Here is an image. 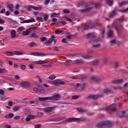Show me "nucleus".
<instances>
[{"label":"nucleus","instance_id":"f257e3e1","mask_svg":"<svg viewBox=\"0 0 128 128\" xmlns=\"http://www.w3.org/2000/svg\"><path fill=\"white\" fill-rule=\"evenodd\" d=\"M88 36H91L92 38V40L90 41V43L92 44L94 48H100V44H98L100 40L96 38H94L92 34H88Z\"/></svg>","mask_w":128,"mask_h":128},{"label":"nucleus","instance_id":"f03ea898","mask_svg":"<svg viewBox=\"0 0 128 128\" xmlns=\"http://www.w3.org/2000/svg\"><path fill=\"white\" fill-rule=\"evenodd\" d=\"M98 128H102L104 126H107L109 128L112 126V122L110 121H105L104 122H100L96 124Z\"/></svg>","mask_w":128,"mask_h":128},{"label":"nucleus","instance_id":"7ed1b4c3","mask_svg":"<svg viewBox=\"0 0 128 128\" xmlns=\"http://www.w3.org/2000/svg\"><path fill=\"white\" fill-rule=\"evenodd\" d=\"M82 120H84V118L82 117H80V118H70L66 120V122H82Z\"/></svg>","mask_w":128,"mask_h":128},{"label":"nucleus","instance_id":"20e7f679","mask_svg":"<svg viewBox=\"0 0 128 128\" xmlns=\"http://www.w3.org/2000/svg\"><path fill=\"white\" fill-rule=\"evenodd\" d=\"M54 41V44H56V40H54V36H52V38H50L48 40L45 42L46 46H50L52 42Z\"/></svg>","mask_w":128,"mask_h":128},{"label":"nucleus","instance_id":"39448f33","mask_svg":"<svg viewBox=\"0 0 128 128\" xmlns=\"http://www.w3.org/2000/svg\"><path fill=\"white\" fill-rule=\"evenodd\" d=\"M33 90H34V92H37V94H44V92H45V90L44 88L40 90L36 88H33Z\"/></svg>","mask_w":128,"mask_h":128},{"label":"nucleus","instance_id":"423d86ee","mask_svg":"<svg viewBox=\"0 0 128 128\" xmlns=\"http://www.w3.org/2000/svg\"><path fill=\"white\" fill-rule=\"evenodd\" d=\"M60 98V94H56L52 96H49V100H58Z\"/></svg>","mask_w":128,"mask_h":128},{"label":"nucleus","instance_id":"0eeeda50","mask_svg":"<svg viewBox=\"0 0 128 128\" xmlns=\"http://www.w3.org/2000/svg\"><path fill=\"white\" fill-rule=\"evenodd\" d=\"M120 118H124V116H128V110L121 112L119 114Z\"/></svg>","mask_w":128,"mask_h":128},{"label":"nucleus","instance_id":"6e6552de","mask_svg":"<svg viewBox=\"0 0 128 128\" xmlns=\"http://www.w3.org/2000/svg\"><path fill=\"white\" fill-rule=\"evenodd\" d=\"M44 112H46L47 114H50L52 112H54V108L52 107L44 108Z\"/></svg>","mask_w":128,"mask_h":128},{"label":"nucleus","instance_id":"1a4fd4ad","mask_svg":"<svg viewBox=\"0 0 128 128\" xmlns=\"http://www.w3.org/2000/svg\"><path fill=\"white\" fill-rule=\"evenodd\" d=\"M30 54V56H46L44 54L40 52H32Z\"/></svg>","mask_w":128,"mask_h":128},{"label":"nucleus","instance_id":"9d476101","mask_svg":"<svg viewBox=\"0 0 128 128\" xmlns=\"http://www.w3.org/2000/svg\"><path fill=\"white\" fill-rule=\"evenodd\" d=\"M36 20L34 18H31L28 20H24L23 22H22V24H28L29 22H34Z\"/></svg>","mask_w":128,"mask_h":128},{"label":"nucleus","instance_id":"9b49d317","mask_svg":"<svg viewBox=\"0 0 128 128\" xmlns=\"http://www.w3.org/2000/svg\"><path fill=\"white\" fill-rule=\"evenodd\" d=\"M10 34L12 38H14L16 36V32L14 30H12Z\"/></svg>","mask_w":128,"mask_h":128},{"label":"nucleus","instance_id":"f8f14e48","mask_svg":"<svg viewBox=\"0 0 128 128\" xmlns=\"http://www.w3.org/2000/svg\"><path fill=\"white\" fill-rule=\"evenodd\" d=\"M100 95H90V96H88V97H87V98L88 100H90V98H94V100H97V98H100Z\"/></svg>","mask_w":128,"mask_h":128},{"label":"nucleus","instance_id":"ddd939ff","mask_svg":"<svg viewBox=\"0 0 128 128\" xmlns=\"http://www.w3.org/2000/svg\"><path fill=\"white\" fill-rule=\"evenodd\" d=\"M92 10V7L90 6H86L84 10H81L82 12H90Z\"/></svg>","mask_w":128,"mask_h":128},{"label":"nucleus","instance_id":"4468645a","mask_svg":"<svg viewBox=\"0 0 128 128\" xmlns=\"http://www.w3.org/2000/svg\"><path fill=\"white\" fill-rule=\"evenodd\" d=\"M112 105H110V106H108L106 108L105 110H106L108 111V110H112L113 112H114V110H116V107H112Z\"/></svg>","mask_w":128,"mask_h":128},{"label":"nucleus","instance_id":"2eb2a0df","mask_svg":"<svg viewBox=\"0 0 128 128\" xmlns=\"http://www.w3.org/2000/svg\"><path fill=\"white\" fill-rule=\"evenodd\" d=\"M30 83L28 82H24L20 83V86L22 88H26V86H28Z\"/></svg>","mask_w":128,"mask_h":128},{"label":"nucleus","instance_id":"dca6fc26","mask_svg":"<svg viewBox=\"0 0 128 128\" xmlns=\"http://www.w3.org/2000/svg\"><path fill=\"white\" fill-rule=\"evenodd\" d=\"M7 8L10 12H14V4H9L8 5Z\"/></svg>","mask_w":128,"mask_h":128},{"label":"nucleus","instance_id":"f3484780","mask_svg":"<svg viewBox=\"0 0 128 128\" xmlns=\"http://www.w3.org/2000/svg\"><path fill=\"white\" fill-rule=\"evenodd\" d=\"M124 82V80H114L112 81V84H122Z\"/></svg>","mask_w":128,"mask_h":128},{"label":"nucleus","instance_id":"a211bd4d","mask_svg":"<svg viewBox=\"0 0 128 128\" xmlns=\"http://www.w3.org/2000/svg\"><path fill=\"white\" fill-rule=\"evenodd\" d=\"M31 32L30 29H28L27 30L23 32L22 34L23 36H28V34H30Z\"/></svg>","mask_w":128,"mask_h":128},{"label":"nucleus","instance_id":"6ab92c4d","mask_svg":"<svg viewBox=\"0 0 128 128\" xmlns=\"http://www.w3.org/2000/svg\"><path fill=\"white\" fill-rule=\"evenodd\" d=\"M82 58H85L86 60H88V58H92V56L88 54H82L81 55Z\"/></svg>","mask_w":128,"mask_h":128},{"label":"nucleus","instance_id":"aec40b11","mask_svg":"<svg viewBox=\"0 0 128 128\" xmlns=\"http://www.w3.org/2000/svg\"><path fill=\"white\" fill-rule=\"evenodd\" d=\"M50 100V96L48 97H40L38 98V100H40V102H43L44 100Z\"/></svg>","mask_w":128,"mask_h":128},{"label":"nucleus","instance_id":"412c9836","mask_svg":"<svg viewBox=\"0 0 128 128\" xmlns=\"http://www.w3.org/2000/svg\"><path fill=\"white\" fill-rule=\"evenodd\" d=\"M35 64H48V62L46 60L36 61V62H35Z\"/></svg>","mask_w":128,"mask_h":128},{"label":"nucleus","instance_id":"4be33fe9","mask_svg":"<svg viewBox=\"0 0 128 128\" xmlns=\"http://www.w3.org/2000/svg\"><path fill=\"white\" fill-rule=\"evenodd\" d=\"M84 62L82 59L76 60L74 61V64H84Z\"/></svg>","mask_w":128,"mask_h":128},{"label":"nucleus","instance_id":"5701e85b","mask_svg":"<svg viewBox=\"0 0 128 128\" xmlns=\"http://www.w3.org/2000/svg\"><path fill=\"white\" fill-rule=\"evenodd\" d=\"M14 114H8L6 116L5 118H14Z\"/></svg>","mask_w":128,"mask_h":128},{"label":"nucleus","instance_id":"b1692460","mask_svg":"<svg viewBox=\"0 0 128 128\" xmlns=\"http://www.w3.org/2000/svg\"><path fill=\"white\" fill-rule=\"evenodd\" d=\"M8 72V70L6 69V68H0V74H6Z\"/></svg>","mask_w":128,"mask_h":128},{"label":"nucleus","instance_id":"393cba45","mask_svg":"<svg viewBox=\"0 0 128 128\" xmlns=\"http://www.w3.org/2000/svg\"><path fill=\"white\" fill-rule=\"evenodd\" d=\"M31 8H32V10H41L42 6H39V7H36L34 6H30Z\"/></svg>","mask_w":128,"mask_h":128},{"label":"nucleus","instance_id":"a878e982","mask_svg":"<svg viewBox=\"0 0 128 128\" xmlns=\"http://www.w3.org/2000/svg\"><path fill=\"white\" fill-rule=\"evenodd\" d=\"M24 27H20L17 30V32L19 34H20L22 32H24Z\"/></svg>","mask_w":128,"mask_h":128},{"label":"nucleus","instance_id":"bb28decb","mask_svg":"<svg viewBox=\"0 0 128 128\" xmlns=\"http://www.w3.org/2000/svg\"><path fill=\"white\" fill-rule=\"evenodd\" d=\"M8 100V97L6 96H0V100L4 102L5 100Z\"/></svg>","mask_w":128,"mask_h":128},{"label":"nucleus","instance_id":"cd10ccee","mask_svg":"<svg viewBox=\"0 0 128 128\" xmlns=\"http://www.w3.org/2000/svg\"><path fill=\"white\" fill-rule=\"evenodd\" d=\"M20 108V106H15L12 108V110H14V112H16Z\"/></svg>","mask_w":128,"mask_h":128},{"label":"nucleus","instance_id":"c85d7f7f","mask_svg":"<svg viewBox=\"0 0 128 128\" xmlns=\"http://www.w3.org/2000/svg\"><path fill=\"white\" fill-rule=\"evenodd\" d=\"M36 46V44L34 42H31L29 44L28 46L30 48H33V46Z\"/></svg>","mask_w":128,"mask_h":128},{"label":"nucleus","instance_id":"c756f323","mask_svg":"<svg viewBox=\"0 0 128 128\" xmlns=\"http://www.w3.org/2000/svg\"><path fill=\"white\" fill-rule=\"evenodd\" d=\"M59 14L56 12L53 13L51 15V18H58Z\"/></svg>","mask_w":128,"mask_h":128},{"label":"nucleus","instance_id":"7c9ffc66","mask_svg":"<svg viewBox=\"0 0 128 128\" xmlns=\"http://www.w3.org/2000/svg\"><path fill=\"white\" fill-rule=\"evenodd\" d=\"M6 56H14V53L12 52H6Z\"/></svg>","mask_w":128,"mask_h":128},{"label":"nucleus","instance_id":"2f4dec72","mask_svg":"<svg viewBox=\"0 0 128 128\" xmlns=\"http://www.w3.org/2000/svg\"><path fill=\"white\" fill-rule=\"evenodd\" d=\"M116 10H114L110 14V16L111 18L112 16H116Z\"/></svg>","mask_w":128,"mask_h":128},{"label":"nucleus","instance_id":"473e14b6","mask_svg":"<svg viewBox=\"0 0 128 128\" xmlns=\"http://www.w3.org/2000/svg\"><path fill=\"white\" fill-rule=\"evenodd\" d=\"M106 2L108 6H112V0H106Z\"/></svg>","mask_w":128,"mask_h":128},{"label":"nucleus","instance_id":"72a5a7b5","mask_svg":"<svg viewBox=\"0 0 128 128\" xmlns=\"http://www.w3.org/2000/svg\"><path fill=\"white\" fill-rule=\"evenodd\" d=\"M77 110L78 112H80V114L84 112V110L82 108H77Z\"/></svg>","mask_w":128,"mask_h":128},{"label":"nucleus","instance_id":"f704fd0d","mask_svg":"<svg viewBox=\"0 0 128 128\" xmlns=\"http://www.w3.org/2000/svg\"><path fill=\"white\" fill-rule=\"evenodd\" d=\"M40 42H46V40L47 38L46 37H41L40 38Z\"/></svg>","mask_w":128,"mask_h":128},{"label":"nucleus","instance_id":"c9c22d12","mask_svg":"<svg viewBox=\"0 0 128 128\" xmlns=\"http://www.w3.org/2000/svg\"><path fill=\"white\" fill-rule=\"evenodd\" d=\"M52 84H54V86H58L60 84H58V80H56L55 81L52 82Z\"/></svg>","mask_w":128,"mask_h":128},{"label":"nucleus","instance_id":"e433bc0d","mask_svg":"<svg viewBox=\"0 0 128 128\" xmlns=\"http://www.w3.org/2000/svg\"><path fill=\"white\" fill-rule=\"evenodd\" d=\"M38 36V35L36 34L33 32L32 33L30 34V38H36Z\"/></svg>","mask_w":128,"mask_h":128},{"label":"nucleus","instance_id":"4c0bfd02","mask_svg":"<svg viewBox=\"0 0 128 128\" xmlns=\"http://www.w3.org/2000/svg\"><path fill=\"white\" fill-rule=\"evenodd\" d=\"M93 82H98V78L96 76H93L91 78Z\"/></svg>","mask_w":128,"mask_h":128},{"label":"nucleus","instance_id":"58836bf2","mask_svg":"<svg viewBox=\"0 0 128 128\" xmlns=\"http://www.w3.org/2000/svg\"><path fill=\"white\" fill-rule=\"evenodd\" d=\"M104 94H110V90L109 88H106L104 90Z\"/></svg>","mask_w":128,"mask_h":128},{"label":"nucleus","instance_id":"ea45409f","mask_svg":"<svg viewBox=\"0 0 128 128\" xmlns=\"http://www.w3.org/2000/svg\"><path fill=\"white\" fill-rule=\"evenodd\" d=\"M30 103L31 104H38V101H30Z\"/></svg>","mask_w":128,"mask_h":128},{"label":"nucleus","instance_id":"a19ab883","mask_svg":"<svg viewBox=\"0 0 128 128\" xmlns=\"http://www.w3.org/2000/svg\"><path fill=\"white\" fill-rule=\"evenodd\" d=\"M62 12H64V14H70V11L68 9H64Z\"/></svg>","mask_w":128,"mask_h":128},{"label":"nucleus","instance_id":"79ce46f5","mask_svg":"<svg viewBox=\"0 0 128 128\" xmlns=\"http://www.w3.org/2000/svg\"><path fill=\"white\" fill-rule=\"evenodd\" d=\"M78 98H80V96H78V95H75V96H72V100H78Z\"/></svg>","mask_w":128,"mask_h":128},{"label":"nucleus","instance_id":"37998d69","mask_svg":"<svg viewBox=\"0 0 128 128\" xmlns=\"http://www.w3.org/2000/svg\"><path fill=\"white\" fill-rule=\"evenodd\" d=\"M56 76L54 75H51L48 77L49 80H54Z\"/></svg>","mask_w":128,"mask_h":128},{"label":"nucleus","instance_id":"c03bdc74","mask_svg":"<svg viewBox=\"0 0 128 128\" xmlns=\"http://www.w3.org/2000/svg\"><path fill=\"white\" fill-rule=\"evenodd\" d=\"M36 20H38V22H44V19H42V18L40 17H38L36 18Z\"/></svg>","mask_w":128,"mask_h":128},{"label":"nucleus","instance_id":"a18cd8bd","mask_svg":"<svg viewBox=\"0 0 128 128\" xmlns=\"http://www.w3.org/2000/svg\"><path fill=\"white\" fill-rule=\"evenodd\" d=\"M14 54H16L17 56H20V55L22 54V52L15 51L14 52Z\"/></svg>","mask_w":128,"mask_h":128},{"label":"nucleus","instance_id":"49530a36","mask_svg":"<svg viewBox=\"0 0 128 128\" xmlns=\"http://www.w3.org/2000/svg\"><path fill=\"white\" fill-rule=\"evenodd\" d=\"M112 36V30H110L108 34V36H109V38H110V36Z\"/></svg>","mask_w":128,"mask_h":128},{"label":"nucleus","instance_id":"de8ad7c7","mask_svg":"<svg viewBox=\"0 0 128 128\" xmlns=\"http://www.w3.org/2000/svg\"><path fill=\"white\" fill-rule=\"evenodd\" d=\"M58 82L59 86L60 84H64V82L62 81V80H58Z\"/></svg>","mask_w":128,"mask_h":128},{"label":"nucleus","instance_id":"09e8293b","mask_svg":"<svg viewBox=\"0 0 128 128\" xmlns=\"http://www.w3.org/2000/svg\"><path fill=\"white\" fill-rule=\"evenodd\" d=\"M62 30H56L55 31V34H62Z\"/></svg>","mask_w":128,"mask_h":128},{"label":"nucleus","instance_id":"8fccbe9b","mask_svg":"<svg viewBox=\"0 0 128 128\" xmlns=\"http://www.w3.org/2000/svg\"><path fill=\"white\" fill-rule=\"evenodd\" d=\"M66 20L67 22H72V20L68 17H66Z\"/></svg>","mask_w":128,"mask_h":128},{"label":"nucleus","instance_id":"3c124183","mask_svg":"<svg viewBox=\"0 0 128 128\" xmlns=\"http://www.w3.org/2000/svg\"><path fill=\"white\" fill-rule=\"evenodd\" d=\"M98 62H100V60H95V61H94V62H93V64H98Z\"/></svg>","mask_w":128,"mask_h":128},{"label":"nucleus","instance_id":"603ef678","mask_svg":"<svg viewBox=\"0 0 128 128\" xmlns=\"http://www.w3.org/2000/svg\"><path fill=\"white\" fill-rule=\"evenodd\" d=\"M48 16L45 15L44 16V20H45V22H46V20H48Z\"/></svg>","mask_w":128,"mask_h":128},{"label":"nucleus","instance_id":"864d4df0","mask_svg":"<svg viewBox=\"0 0 128 128\" xmlns=\"http://www.w3.org/2000/svg\"><path fill=\"white\" fill-rule=\"evenodd\" d=\"M50 0H45L44 4H46V6H48V4H50Z\"/></svg>","mask_w":128,"mask_h":128},{"label":"nucleus","instance_id":"5fc2aeb1","mask_svg":"<svg viewBox=\"0 0 128 128\" xmlns=\"http://www.w3.org/2000/svg\"><path fill=\"white\" fill-rule=\"evenodd\" d=\"M12 101H10L8 102V106H12Z\"/></svg>","mask_w":128,"mask_h":128},{"label":"nucleus","instance_id":"6e6d98bb","mask_svg":"<svg viewBox=\"0 0 128 128\" xmlns=\"http://www.w3.org/2000/svg\"><path fill=\"white\" fill-rule=\"evenodd\" d=\"M4 24V20L2 18H0V24Z\"/></svg>","mask_w":128,"mask_h":128},{"label":"nucleus","instance_id":"4d7b16f0","mask_svg":"<svg viewBox=\"0 0 128 128\" xmlns=\"http://www.w3.org/2000/svg\"><path fill=\"white\" fill-rule=\"evenodd\" d=\"M0 14H4L6 12V8H3L0 12Z\"/></svg>","mask_w":128,"mask_h":128},{"label":"nucleus","instance_id":"13d9d810","mask_svg":"<svg viewBox=\"0 0 128 128\" xmlns=\"http://www.w3.org/2000/svg\"><path fill=\"white\" fill-rule=\"evenodd\" d=\"M62 42H63L64 44H66L68 42L66 41V38H63L62 39Z\"/></svg>","mask_w":128,"mask_h":128},{"label":"nucleus","instance_id":"bf43d9fd","mask_svg":"<svg viewBox=\"0 0 128 128\" xmlns=\"http://www.w3.org/2000/svg\"><path fill=\"white\" fill-rule=\"evenodd\" d=\"M0 94H4V91L2 89H0Z\"/></svg>","mask_w":128,"mask_h":128},{"label":"nucleus","instance_id":"052dcab7","mask_svg":"<svg viewBox=\"0 0 128 128\" xmlns=\"http://www.w3.org/2000/svg\"><path fill=\"white\" fill-rule=\"evenodd\" d=\"M124 4H126L125 2H122L121 3H119L120 6H122Z\"/></svg>","mask_w":128,"mask_h":128},{"label":"nucleus","instance_id":"680f3d73","mask_svg":"<svg viewBox=\"0 0 128 128\" xmlns=\"http://www.w3.org/2000/svg\"><path fill=\"white\" fill-rule=\"evenodd\" d=\"M26 66H24V65H22V66H21V68H22V70H26Z\"/></svg>","mask_w":128,"mask_h":128},{"label":"nucleus","instance_id":"e2e57ef3","mask_svg":"<svg viewBox=\"0 0 128 128\" xmlns=\"http://www.w3.org/2000/svg\"><path fill=\"white\" fill-rule=\"evenodd\" d=\"M20 116H16L14 118V120H20Z\"/></svg>","mask_w":128,"mask_h":128},{"label":"nucleus","instance_id":"0e129e2a","mask_svg":"<svg viewBox=\"0 0 128 128\" xmlns=\"http://www.w3.org/2000/svg\"><path fill=\"white\" fill-rule=\"evenodd\" d=\"M28 116L29 118H30V120H34V116H32V115H29Z\"/></svg>","mask_w":128,"mask_h":128},{"label":"nucleus","instance_id":"69168bd1","mask_svg":"<svg viewBox=\"0 0 128 128\" xmlns=\"http://www.w3.org/2000/svg\"><path fill=\"white\" fill-rule=\"evenodd\" d=\"M14 78H16V80H20V76H18V75H15L14 76Z\"/></svg>","mask_w":128,"mask_h":128},{"label":"nucleus","instance_id":"338daca9","mask_svg":"<svg viewBox=\"0 0 128 128\" xmlns=\"http://www.w3.org/2000/svg\"><path fill=\"white\" fill-rule=\"evenodd\" d=\"M40 126H41V125L40 124H36V125H35L34 128H40Z\"/></svg>","mask_w":128,"mask_h":128},{"label":"nucleus","instance_id":"774afa93","mask_svg":"<svg viewBox=\"0 0 128 128\" xmlns=\"http://www.w3.org/2000/svg\"><path fill=\"white\" fill-rule=\"evenodd\" d=\"M5 14L6 16H10V12H8V11L5 12Z\"/></svg>","mask_w":128,"mask_h":128}]
</instances>
